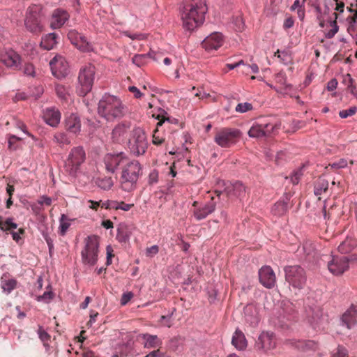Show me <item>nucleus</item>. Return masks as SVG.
<instances>
[{
    "label": "nucleus",
    "mask_w": 357,
    "mask_h": 357,
    "mask_svg": "<svg viewBox=\"0 0 357 357\" xmlns=\"http://www.w3.org/2000/svg\"><path fill=\"white\" fill-rule=\"evenodd\" d=\"M207 11L206 0H183L181 15L183 28L191 31L200 26Z\"/></svg>",
    "instance_id": "nucleus-1"
},
{
    "label": "nucleus",
    "mask_w": 357,
    "mask_h": 357,
    "mask_svg": "<svg viewBox=\"0 0 357 357\" xmlns=\"http://www.w3.org/2000/svg\"><path fill=\"white\" fill-rule=\"evenodd\" d=\"M126 113L127 107L116 96L105 93L99 100L98 114L107 121L121 119Z\"/></svg>",
    "instance_id": "nucleus-2"
},
{
    "label": "nucleus",
    "mask_w": 357,
    "mask_h": 357,
    "mask_svg": "<svg viewBox=\"0 0 357 357\" xmlns=\"http://www.w3.org/2000/svg\"><path fill=\"white\" fill-rule=\"evenodd\" d=\"M142 174L140 163L136 160H130L122 167L120 178L121 188L125 192H132L137 188V181Z\"/></svg>",
    "instance_id": "nucleus-3"
},
{
    "label": "nucleus",
    "mask_w": 357,
    "mask_h": 357,
    "mask_svg": "<svg viewBox=\"0 0 357 357\" xmlns=\"http://www.w3.org/2000/svg\"><path fill=\"white\" fill-rule=\"evenodd\" d=\"M85 245L81 252L82 261L84 265L93 266L98 261L99 237L96 235L84 239Z\"/></svg>",
    "instance_id": "nucleus-4"
},
{
    "label": "nucleus",
    "mask_w": 357,
    "mask_h": 357,
    "mask_svg": "<svg viewBox=\"0 0 357 357\" xmlns=\"http://www.w3.org/2000/svg\"><path fill=\"white\" fill-rule=\"evenodd\" d=\"M86 153L82 146L74 147L71 149L66 162L65 169L68 174L75 176L80 169L81 165L85 161Z\"/></svg>",
    "instance_id": "nucleus-5"
},
{
    "label": "nucleus",
    "mask_w": 357,
    "mask_h": 357,
    "mask_svg": "<svg viewBox=\"0 0 357 357\" xmlns=\"http://www.w3.org/2000/svg\"><path fill=\"white\" fill-rule=\"evenodd\" d=\"M285 280L293 288L301 289L306 282L304 269L298 266H287L284 268Z\"/></svg>",
    "instance_id": "nucleus-6"
},
{
    "label": "nucleus",
    "mask_w": 357,
    "mask_h": 357,
    "mask_svg": "<svg viewBox=\"0 0 357 357\" xmlns=\"http://www.w3.org/2000/svg\"><path fill=\"white\" fill-rule=\"evenodd\" d=\"M241 135V132L237 128H222L216 132L214 141L222 148H229L238 141Z\"/></svg>",
    "instance_id": "nucleus-7"
},
{
    "label": "nucleus",
    "mask_w": 357,
    "mask_h": 357,
    "mask_svg": "<svg viewBox=\"0 0 357 357\" xmlns=\"http://www.w3.org/2000/svg\"><path fill=\"white\" fill-rule=\"evenodd\" d=\"M148 142L144 131L140 128H135L128 141L130 152L135 155H142L146 152Z\"/></svg>",
    "instance_id": "nucleus-8"
},
{
    "label": "nucleus",
    "mask_w": 357,
    "mask_h": 357,
    "mask_svg": "<svg viewBox=\"0 0 357 357\" xmlns=\"http://www.w3.org/2000/svg\"><path fill=\"white\" fill-rule=\"evenodd\" d=\"M96 68L89 63L82 67L78 75V81L81 86L80 95L86 96L91 91L95 79Z\"/></svg>",
    "instance_id": "nucleus-9"
},
{
    "label": "nucleus",
    "mask_w": 357,
    "mask_h": 357,
    "mask_svg": "<svg viewBox=\"0 0 357 357\" xmlns=\"http://www.w3.org/2000/svg\"><path fill=\"white\" fill-rule=\"evenodd\" d=\"M39 10H40V8L36 6L30 7L24 21L26 29L34 33H40L43 30Z\"/></svg>",
    "instance_id": "nucleus-10"
},
{
    "label": "nucleus",
    "mask_w": 357,
    "mask_h": 357,
    "mask_svg": "<svg viewBox=\"0 0 357 357\" xmlns=\"http://www.w3.org/2000/svg\"><path fill=\"white\" fill-rule=\"evenodd\" d=\"M217 185L219 188H224V192L229 199H241L245 195V187L239 181L231 183L220 180Z\"/></svg>",
    "instance_id": "nucleus-11"
},
{
    "label": "nucleus",
    "mask_w": 357,
    "mask_h": 357,
    "mask_svg": "<svg viewBox=\"0 0 357 357\" xmlns=\"http://www.w3.org/2000/svg\"><path fill=\"white\" fill-rule=\"evenodd\" d=\"M280 124L271 123L254 124L248 131V135L252 138L268 137L275 130L279 129Z\"/></svg>",
    "instance_id": "nucleus-12"
},
{
    "label": "nucleus",
    "mask_w": 357,
    "mask_h": 357,
    "mask_svg": "<svg viewBox=\"0 0 357 357\" xmlns=\"http://www.w3.org/2000/svg\"><path fill=\"white\" fill-rule=\"evenodd\" d=\"M128 159L122 152L116 154L107 153L104 157V163L107 172L114 173L118 167L122 168Z\"/></svg>",
    "instance_id": "nucleus-13"
},
{
    "label": "nucleus",
    "mask_w": 357,
    "mask_h": 357,
    "mask_svg": "<svg viewBox=\"0 0 357 357\" xmlns=\"http://www.w3.org/2000/svg\"><path fill=\"white\" fill-rule=\"evenodd\" d=\"M52 75L57 79L66 77L69 73V66L61 55H56L50 62Z\"/></svg>",
    "instance_id": "nucleus-14"
},
{
    "label": "nucleus",
    "mask_w": 357,
    "mask_h": 357,
    "mask_svg": "<svg viewBox=\"0 0 357 357\" xmlns=\"http://www.w3.org/2000/svg\"><path fill=\"white\" fill-rule=\"evenodd\" d=\"M276 338L272 332H262L255 342V348L264 352H267L276 347Z\"/></svg>",
    "instance_id": "nucleus-15"
},
{
    "label": "nucleus",
    "mask_w": 357,
    "mask_h": 357,
    "mask_svg": "<svg viewBox=\"0 0 357 357\" xmlns=\"http://www.w3.org/2000/svg\"><path fill=\"white\" fill-rule=\"evenodd\" d=\"M1 61L7 67L17 68L20 64V56L12 49L6 50L0 54Z\"/></svg>",
    "instance_id": "nucleus-16"
},
{
    "label": "nucleus",
    "mask_w": 357,
    "mask_h": 357,
    "mask_svg": "<svg viewBox=\"0 0 357 357\" xmlns=\"http://www.w3.org/2000/svg\"><path fill=\"white\" fill-rule=\"evenodd\" d=\"M259 278L261 284L268 289L273 287L276 282L274 271L268 266H265L259 269Z\"/></svg>",
    "instance_id": "nucleus-17"
},
{
    "label": "nucleus",
    "mask_w": 357,
    "mask_h": 357,
    "mask_svg": "<svg viewBox=\"0 0 357 357\" xmlns=\"http://www.w3.org/2000/svg\"><path fill=\"white\" fill-rule=\"evenodd\" d=\"M224 43V38L221 33L214 32L207 36L202 41V47L207 51L216 50L220 47Z\"/></svg>",
    "instance_id": "nucleus-18"
},
{
    "label": "nucleus",
    "mask_w": 357,
    "mask_h": 357,
    "mask_svg": "<svg viewBox=\"0 0 357 357\" xmlns=\"http://www.w3.org/2000/svg\"><path fill=\"white\" fill-rule=\"evenodd\" d=\"M347 259L342 257H333L332 260L328 261V268L329 271L335 275H342L349 268L347 264Z\"/></svg>",
    "instance_id": "nucleus-19"
},
{
    "label": "nucleus",
    "mask_w": 357,
    "mask_h": 357,
    "mask_svg": "<svg viewBox=\"0 0 357 357\" xmlns=\"http://www.w3.org/2000/svg\"><path fill=\"white\" fill-rule=\"evenodd\" d=\"M213 200V198H211ZM197 202H194L192 206L195 207L193 210V215L197 220H201L206 218L209 214L212 213L215 209V204L211 201L202 206L197 207Z\"/></svg>",
    "instance_id": "nucleus-20"
},
{
    "label": "nucleus",
    "mask_w": 357,
    "mask_h": 357,
    "mask_svg": "<svg viewBox=\"0 0 357 357\" xmlns=\"http://www.w3.org/2000/svg\"><path fill=\"white\" fill-rule=\"evenodd\" d=\"M342 324L351 329L357 324V305L351 304L341 317Z\"/></svg>",
    "instance_id": "nucleus-21"
},
{
    "label": "nucleus",
    "mask_w": 357,
    "mask_h": 357,
    "mask_svg": "<svg viewBox=\"0 0 357 357\" xmlns=\"http://www.w3.org/2000/svg\"><path fill=\"white\" fill-rule=\"evenodd\" d=\"M69 19V14L65 10L57 8L52 15L51 27L54 29L61 27Z\"/></svg>",
    "instance_id": "nucleus-22"
},
{
    "label": "nucleus",
    "mask_w": 357,
    "mask_h": 357,
    "mask_svg": "<svg viewBox=\"0 0 357 357\" xmlns=\"http://www.w3.org/2000/svg\"><path fill=\"white\" fill-rule=\"evenodd\" d=\"M43 119L52 127H56L60 122L61 114L55 108H47L43 111Z\"/></svg>",
    "instance_id": "nucleus-23"
},
{
    "label": "nucleus",
    "mask_w": 357,
    "mask_h": 357,
    "mask_svg": "<svg viewBox=\"0 0 357 357\" xmlns=\"http://www.w3.org/2000/svg\"><path fill=\"white\" fill-rule=\"evenodd\" d=\"M286 344L301 351L315 349L317 348L316 342L312 340L289 339L286 340Z\"/></svg>",
    "instance_id": "nucleus-24"
},
{
    "label": "nucleus",
    "mask_w": 357,
    "mask_h": 357,
    "mask_svg": "<svg viewBox=\"0 0 357 357\" xmlns=\"http://www.w3.org/2000/svg\"><path fill=\"white\" fill-rule=\"evenodd\" d=\"M130 128V123L128 122L117 124L112 130V139L114 141L119 142L126 136Z\"/></svg>",
    "instance_id": "nucleus-25"
},
{
    "label": "nucleus",
    "mask_w": 357,
    "mask_h": 357,
    "mask_svg": "<svg viewBox=\"0 0 357 357\" xmlns=\"http://www.w3.org/2000/svg\"><path fill=\"white\" fill-rule=\"evenodd\" d=\"M66 130L77 134L80 131L81 123L79 118L75 114H70L66 120Z\"/></svg>",
    "instance_id": "nucleus-26"
},
{
    "label": "nucleus",
    "mask_w": 357,
    "mask_h": 357,
    "mask_svg": "<svg viewBox=\"0 0 357 357\" xmlns=\"http://www.w3.org/2000/svg\"><path fill=\"white\" fill-rule=\"evenodd\" d=\"M148 57H150L156 61H158L160 59L158 54L151 50L147 54H135L132 57V61L135 65H136L138 67H140L146 63Z\"/></svg>",
    "instance_id": "nucleus-27"
},
{
    "label": "nucleus",
    "mask_w": 357,
    "mask_h": 357,
    "mask_svg": "<svg viewBox=\"0 0 357 357\" xmlns=\"http://www.w3.org/2000/svg\"><path fill=\"white\" fill-rule=\"evenodd\" d=\"M57 35L55 33H50L42 38L40 47L45 50H50L53 49L57 43Z\"/></svg>",
    "instance_id": "nucleus-28"
},
{
    "label": "nucleus",
    "mask_w": 357,
    "mask_h": 357,
    "mask_svg": "<svg viewBox=\"0 0 357 357\" xmlns=\"http://www.w3.org/2000/svg\"><path fill=\"white\" fill-rule=\"evenodd\" d=\"M231 343L238 350H244L247 347V340L244 334L238 330L232 337Z\"/></svg>",
    "instance_id": "nucleus-29"
},
{
    "label": "nucleus",
    "mask_w": 357,
    "mask_h": 357,
    "mask_svg": "<svg viewBox=\"0 0 357 357\" xmlns=\"http://www.w3.org/2000/svg\"><path fill=\"white\" fill-rule=\"evenodd\" d=\"M142 337L145 340L144 344L145 348H155L157 347H160L162 344V341L155 335L146 333L143 334Z\"/></svg>",
    "instance_id": "nucleus-30"
},
{
    "label": "nucleus",
    "mask_w": 357,
    "mask_h": 357,
    "mask_svg": "<svg viewBox=\"0 0 357 357\" xmlns=\"http://www.w3.org/2000/svg\"><path fill=\"white\" fill-rule=\"evenodd\" d=\"M130 231L126 224H120L117 228L116 239L119 243H126L129 241Z\"/></svg>",
    "instance_id": "nucleus-31"
},
{
    "label": "nucleus",
    "mask_w": 357,
    "mask_h": 357,
    "mask_svg": "<svg viewBox=\"0 0 357 357\" xmlns=\"http://www.w3.org/2000/svg\"><path fill=\"white\" fill-rule=\"evenodd\" d=\"M356 246V241L353 238H346L338 246V251L342 254L351 252Z\"/></svg>",
    "instance_id": "nucleus-32"
},
{
    "label": "nucleus",
    "mask_w": 357,
    "mask_h": 357,
    "mask_svg": "<svg viewBox=\"0 0 357 357\" xmlns=\"http://www.w3.org/2000/svg\"><path fill=\"white\" fill-rule=\"evenodd\" d=\"M288 211V200L279 201L272 208V213L275 215L281 216Z\"/></svg>",
    "instance_id": "nucleus-33"
},
{
    "label": "nucleus",
    "mask_w": 357,
    "mask_h": 357,
    "mask_svg": "<svg viewBox=\"0 0 357 357\" xmlns=\"http://www.w3.org/2000/svg\"><path fill=\"white\" fill-rule=\"evenodd\" d=\"M59 233L61 236H64L70 226V220L66 215L62 214L59 219Z\"/></svg>",
    "instance_id": "nucleus-34"
},
{
    "label": "nucleus",
    "mask_w": 357,
    "mask_h": 357,
    "mask_svg": "<svg viewBox=\"0 0 357 357\" xmlns=\"http://www.w3.org/2000/svg\"><path fill=\"white\" fill-rule=\"evenodd\" d=\"M55 91L57 96L63 100H67L70 96L69 89L62 84H57L55 85Z\"/></svg>",
    "instance_id": "nucleus-35"
},
{
    "label": "nucleus",
    "mask_w": 357,
    "mask_h": 357,
    "mask_svg": "<svg viewBox=\"0 0 357 357\" xmlns=\"http://www.w3.org/2000/svg\"><path fill=\"white\" fill-rule=\"evenodd\" d=\"M333 15L335 17L334 20H331V19L328 20V22L330 23V25L332 26V29L325 33V37L328 39L333 38L335 36V35L338 32L339 30V26L337 25L336 21L337 18V13H334Z\"/></svg>",
    "instance_id": "nucleus-36"
},
{
    "label": "nucleus",
    "mask_w": 357,
    "mask_h": 357,
    "mask_svg": "<svg viewBox=\"0 0 357 357\" xmlns=\"http://www.w3.org/2000/svg\"><path fill=\"white\" fill-rule=\"evenodd\" d=\"M17 285V281L15 279H8L5 280L3 278H1V286L3 289V291L7 292L8 294L10 293Z\"/></svg>",
    "instance_id": "nucleus-37"
},
{
    "label": "nucleus",
    "mask_w": 357,
    "mask_h": 357,
    "mask_svg": "<svg viewBox=\"0 0 357 357\" xmlns=\"http://www.w3.org/2000/svg\"><path fill=\"white\" fill-rule=\"evenodd\" d=\"M96 183L99 188L104 190H108L111 189L114 185L112 178L111 177L107 176L97 179Z\"/></svg>",
    "instance_id": "nucleus-38"
},
{
    "label": "nucleus",
    "mask_w": 357,
    "mask_h": 357,
    "mask_svg": "<svg viewBox=\"0 0 357 357\" xmlns=\"http://www.w3.org/2000/svg\"><path fill=\"white\" fill-rule=\"evenodd\" d=\"M54 141L61 146L70 144V139L64 132H57L54 135Z\"/></svg>",
    "instance_id": "nucleus-39"
},
{
    "label": "nucleus",
    "mask_w": 357,
    "mask_h": 357,
    "mask_svg": "<svg viewBox=\"0 0 357 357\" xmlns=\"http://www.w3.org/2000/svg\"><path fill=\"white\" fill-rule=\"evenodd\" d=\"M328 188V182L324 179H320L314 185V192L316 195H320L322 192H326Z\"/></svg>",
    "instance_id": "nucleus-40"
},
{
    "label": "nucleus",
    "mask_w": 357,
    "mask_h": 357,
    "mask_svg": "<svg viewBox=\"0 0 357 357\" xmlns=\"http://www.w3.org/2000/svg\"><path fill=\"white\" fill-rule=\"evenodd\" d=\"M76 47L83 52H90L92 50L91 45L87 41L86 38L83 35H82V39L79 40Z\"/></svg>",
    "instance_id": "nucleus-41"
},
{
    "label": "nucleus",
    "mask_w": 357,
    "mask_h": 357,
    "mask_svg": "<svg viewBox=\"0 0 357 357\" xmlns=\"http://www.w3.org/2000/svg\"><path fill=\"white\" fill-rule=\"evenodd\" d=\"M133 204H126L123 202H112V208L114 209H121L124 211H128L132 206Z\"/></svg>",
    "instance_id": "nucleus-42"
},
{
    "label": "nucleus",
    "mask_w": 357,
    "mask_h": 357,
    "mask_svg": "<svg viewBox=\"0 0 357 357\" xmlns=\"http://www.w3.org/2000/svg\"><path fill=\"white\" fill-rule=\"evenodd\" d=\"M68 38L75 47L77 45L79 40L82 39V34L75 30H71L68 33Z\"/></svg>",
    "instance_id": "nucleus-43"
},
{
    "label": "nucleus",
    "mask_w": 357,
    "mask_h": 357,
    "mask_svg": "<svg viewBox=\"0 0 357 357\" xmlns=\"http://www.w3.org/2000/svg\"><path fill=\"white\" fill-rule=\"evenodd\" d=\"M253 109V106L250 102H243V103H238L236 108L235 111L238 113H245L248 111H250Z\"/></svg>",
    "instance_id": "nucleus-44"
},
{
    "label": "nucleus",
    "mask_w": 357,
    "mask_h": 357,
    "mask_svg": "<svg viewBox=\"0 0 357 357\" xmlns=\"http://www.w3.org/2000/svg\"><path fill=\"white\" fill-rule=\"evenodd\" d=\"M17 225L13 221V218H7L4 222H0V228L2 230H9L10 229H16Z\"/></svg>",
    "instance_id": "nucleus-45"
},
{
    "label": "nucleus",
    "mask_w": 357,
    "mask_h": 357,
    "mask_svg": "<svg viewBox=\"0 0 357 357\" xmlns=\"http://www.w3.org/2000/svg\"><path fill=\"white\" fill-rule=\"evenodd\" d=\"M356 24H357V11H356L355 13L354 14V15L350 17V20L349 22V26L347 28V31L351 35L356 31Z\"/></svg>",
    "instance_id": "nucleus-46"
},
{
    "label": "nucleus",
    "mask_w": 357,
    "mask_h": 357,
    "mask_svg": "<svg viewBox=\"0 0 357 357\" xmlns=\"http://www.w3.org/2000/svg\"><path fill=\"white\" fill-rule=\"evenodd\" d=\"M357 112V107L356 106L351 107L350 108L344 110H342L339 112V116L342 119H346L349 116L354 115Z\"/></svg>",
    "instance_id": "nucleus-47"
},
{
    "label": "nucleus",
    "mask_w": 357,
    "mask_h": 357,
    "mask_svg": "<svg viewBox=\"0 0 357 357\" xmlns=\"http://www.w3.org/2000/svg\"><path fill=\"white\" fill-rule=\"evenodd\" d=\"M158 128L157 126L153 135V143L155 145H160L165 141V138L160 135Z\"/></svg>",
    "instance_id": "nucleus-48"
},
{
    "label": "nucleus",
    "mask_w": 357,
    "mask_h": 357,
    "mask_svg": "<svg viewBox=\"0 0 357 357\" xmlns=\"http://www.w3.org/2000/svg\"><path fill=\"white\" fill-rule=\"evenodd\" d=\"M173 313H174V312H172L171 314H169L168 315L161 316L160 322L161 323V324L162 326H167L168 328H170L172 326V317Z\"/></svg>",
    "instance_id": "nucleus-49"
},
{
    "label": "nucleus",
    "mask_w": 357,
    "mask_h": 357,
    "mask_svg": "<svg viewBox=\"0 0 357 357\" xmlns=\"http://www.w3.org/2000/svg\"><path fill=\"white\" fill-rule=\"evenodd\" d=\"M38 333L40 339L45 343L50 340V335L43 329L42 326H39Z\"/></svg>",
    "instance_id": "nucleus-50"
},
{
    "label": "nucleus",
    "mask_w": 357,
    "mask_h": 357,
    "mask_svg": "<svg viewBox=\"0 0 357 357\" xmlns=\"http://www.w3.org/2000/svg\"><path fill=\"white\" fill-rule=\"evenodd\" d=\"M23 73L33 77L35 75L34 66L31 63H26L23 67Z\"/></svg>",
    "instance_id": "nucleus-51"
},
{
    "label": "nucleus",
    "mask_w": 357,
    "mask_h": 357,
    "mask_svg": "<svg viewBox=\"0 0 357 357\" xmlns=\"http://www.w3.org/2000/svg\"><path fill=\"white\" fill-rule=\"evenodd\" d=\"M317 12V19L319 22V26L324 28L325 26V18L324 17L321 12V9L319 6H315Z\"/></svg>",
    "instance_id": "nucleus-52"
},
{
    "label": "nucleus",
    "mask_w": 357,
    "mask_h": 357,
    "mask_svg": "<svg viewBox=\"0 0 357 357\" xmlns=\"http://www.w3.org/2000/svg\"><path fill=\"white\" fill-rule=\"evenodd\" d=\"M158 181V172L157 170L153 169L149 173L148 178V183L149 185L156 183Z\"/></svg>",
    "instance_id": "nucleus-53"
},
{
    "label": "nucleus",
    "mask_w": 357,
    "mask_h": 357,
    "mask_svg": "<svg viewBox=\"0 0 357 357\" xmlns=\"http://www.w3.org/2000/svg\"><path fill=\"white\" fill-rule=\"evenodd\" d=\"M347 354V350L343 346L339 345L336 349V351L333 354V357H345Z\"/></svg>",
    "instance_id": "nucleus-54"
},
{
    "label": "nucleus",
    "mask_w": 357,
    "mask_h": 357,
    "mask_svg": "<svg viewBox=\"0 0 357 357\" xmlns=\"http://www.w3.org/2000/svg\"><path fill=\"white\" fill-rule=\"evenodd\" d=\"M302 170L298 169L293 173L291 176V181L294 185L298 184L302 176Z\"/></svg>",
    "instance_id": "nucleus-55"
},
{
    "label": "nucleus",
    "mask_w": 357,
    "mask_h": 357,
    "mask_svg": "<svg viewBox=\"0 0 357 357\" xmlns=\"http://www.w3.org/2000/svg\"><path fill=\"white\" fill-rule=\"evenodd\" d=\"M54 294L52 291H45L43 295L38 297V301H44L45 302H49L50 300L53 298Z\"/></svg>",
    "instance_id": "nucleus-56"
},
{
    "label": "nucleus",
    "mask_w": 357,
    "mask_h": 357,
    "mask_svg": "<svg viewBox=\"0 0 357 357\" xmlns=\"http://www.w3.org/2000/svg\"><path fill=\"white\" fill-rule=\"evenodd\" d=\"M347 165V161L345 159H340L338 162H334L331 165L332 168L341 169L344 168Z\"/></svg>",
    "instance_id": "nucleus-57"
},
{
    "label": "nucleus",
    "mask_w": 357,
    "mask_h": 357,
    "mask_svg": "<svg viewBox=\"0 0 357 357\" xmlns=\"http://www.w3.org/2000/svg\"><path fill=\"white\" fill-rule=\"evenodd\" d=\"M126 36L132 40H142L145 38V36L142 33H131L128 31L125 33Z\"/></svg>",
    "instance_id": "nucleus-58"
},
{
    "label": "nucleus",
    "mask_w": 357,
    "mask_h": 357,
    "mask_svg": "<svg viewBox=\"0 0 357 357\" xmlns=\"http://www.w3.org/2000/svg\"><path fill=\"white\" fill-rule=\"evenodd\" d=\"M159 251L158 246L154 245L151 247L147 248L146 250V254L147 256H153L156 255Z\"/></svg>",
    "instance_id": "nucleus-59"
},
{
    "label": "nucleus",
    "mask_w": 357,
    "mask_h": 357,
    "mask_svg": "<svg viewBox=\"0 0 357 357\" xmlns=\"http://www.w3.org/2000/svg\"><path fill=\"white\" fill-rule=\"evenodd\" d=\"M133 294L132 292H127L122 295L121 299V303L123 305H125L128 303V301L132 298Z\"/></svg>",
    "instance_id": "nucleus-60"
},
{
    "label": "nucleus",
    "mask_w": 357,
    "mask_h": 357,
    "mask_svg": "<svg viewBox=\"0 0 357 357\" xmlns=\"http://www.w3.org/2000/svg\"><path fill=\"white\" fill-rule=\"evenodd\" d=\"M38 203L40 205L45 204L47 206H50L52 204V199L47 196H42L38 201Z\"/></svg>",
    "instance_id": "nucleus-61"
},
{
    "label": "nucleus",
    "mask_w": 357,
    "mask_h": 357,
    "mask_svg": "<svg viewBox=\"0 0 357 357\" xmlns=\"http://www.w3.org/2000/svg\"><path fill=\"white\" fill-rule=\"evenodd\" d=\"M128 90L130 92L133 93L136 98H139L143 96V93H141L140 91L135 86H129Z\"/></svg>",
    "instance_id": "nucleus-62"
},
{
    "label": "nucleus",
    "mask_w": 357,
    "mask_h": 357,
    "mask_svg": "<svg viewBox=\"0 0 357 357\" xmlns=\"http://www.w3.org/2000/svg\"><path fill=\"white\" fill-rule=\"evenodd\" d=\"M337 81L335 78L331 79L327 84V90L332 91L337 88Z\"/></svg>",
    "instance_id": "nucleus-63"
},
{
    "label": "nucleus",
    "mask_w": 357,
    "mask_h": 357,
    "mask_svg": "<svg viewBox=\"0 0 357 357\" xmlns=\"http://www.w3.org/2000/svg\"><path fill=\"white\" fill-rule=\"evenodd\" d=\"M163 354L159 350H154L146 355L144 357H162Z\"/></svg>",
    "instance_id": "nucleus-64"
}]
</instances>
